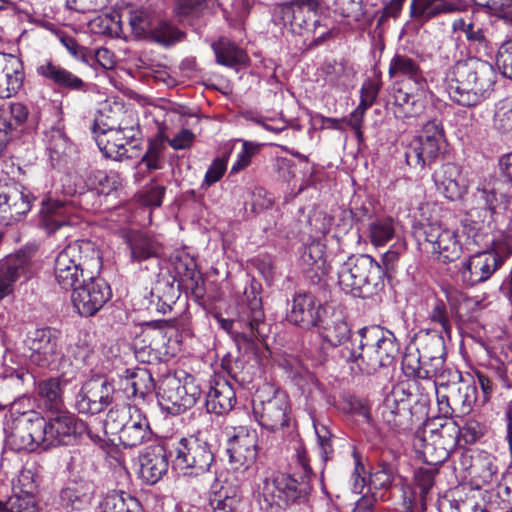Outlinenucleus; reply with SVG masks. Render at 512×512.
Returning <instances> with one entry per match:
<instances>
[{
  "instance_id": "obj_18",
  "label": "nucleus",
  "mask_w": 512,
  "mask_h": 512,
  "mask_svg": "<svg viewBox=\"0 0 512 512\" xmlns=\"http://www.w3.org/2000/svg\"><path fill=\"white\" fill-rule=\"evenodd\" d=\"M114 386L103 376L86 381L77 395L76 408L79 413L97 414L103 411L113 399Z\"/></svg>"
},
{
  "instance_id": "obj_38",
  "label": "nucleus",
  "mask_w": 512,
  "mask_h": 512,
  "mask_svg": "<svg viewBox=\"0 0 512 512\" xmlns=\"http://www.w3.org/2000/svg\"><path fill=\"white\" fill-rule=\"evenodd\" d=\"M498 180L493 179L485 182L482 186L476 189L475 197L477 200L482 201L484 206L491 212V215L498 221V216L502 212H507L509 209L510 201L505 195L497 194Z\"/></svg>"
},
{
  "instance_id": "obj_29",
  "label": "nucleus",
  "mask_w": 512,
  "mask_h": 512,
  "mask_svg": "<svg viewBox=\"0 0 512 512\" xmlns=\"http://www.w3.org/2000/svg\"><path fill=\"white\" fill-rule=\"evenodd\" d=\"M24 81L23 65L20 59L0 53V98L6 99L15 95Z\"/></svg>"
},
{
  "instance_id": "obj_4",
  "label": "nucleus",
  "mask_w": 512,
  "mask_h": 512,
  "mask_svg": "<svg viewBox=\"0 0 512 512\" xmlns=\"http://www.w3.org/2000/svg\"><path fill=\"white\" fill-rule=\"evenodd\" d=\"M102 257L96 244L90 240H77L61 250L54 263V276L62 289L72 290L87 274H98Z\"/></svg>"
},
{
  "instance_id": "obj_58",
  "label": "nucleus",
  "mask_w": 512,
  "mask_h": 512,
  "mask_svg": "<svg viewBox=\"0 0 512 512\" xmlns=\"http://www.w3.org/2000/svg\"><path fill=\"white\" fill-rule=\"evenodd\" d=\"M406 410V403L398 400L394 393L386 396L382 406V416L388 423L397 424L396 417Z\"/></svg>"
},
{
  "instance_id": "obj_12",
  "label": "nucleus",
  "mask_w": 512,
  "mask_h": 512,
  "mask_svg": "<svg viewBox=\"0 0 512 512\" xmlns=\"http://www.w3.org/2000/svg\"><path fill=\"white\" fill-rule=\"evenodd\" d=\"M213 461L208 443L197 437L181 438L175 447L174 464L186 476L198 477L207 473Z\"/></svg>"
},
{
  "instance_id": "obj_60",
  "label": "nucleus",
  "mask_w": 512,
  "mask_h": 512,
  "mask_svg": "<svg viewBox=\"0 0 512 512\" xmlns=\"http://www.w3.org/2000/svg\"><path fill=\"white\" fill-rule=\"evenodd\" d=\"M394 472L390 465H380L369 478L370 486L374 489H387L393 481Z\"/></svg>"
},
{
  "instance_id": "obj_41",
  "label": "nucleus",
  "mask_w": 512,
  "mask_h": 512,
  "mask_svg": "<svg viewBox=\"0 0 512 512\" xmlns=\"http://www.w3.org/2000/svg\"><path fill=\"white\" fill-rule=\"evenodd\" d=\"M44 141L46 151L53 166L58 165L72 150L66 135L58 128H52L47 131Z\"/></svg>"
},
{
  "instance_id": "obj_49",
  "label": "nucleus",
  "mask_w": 512,
  "mask_h": 512,
  "mask_svg": "<svg viewBox=\"0 0 512 512\" xmlns=\"http://www.w3.org/2000/svg\"><path fill=\"white\" fill-rule=\"evenodd\" d=\"M230 464L235 470H247L257 458V448L228 447Z\"/></svg>"
},
{
  "instance_id": "obj_40",
  "label": "nucleus",
  "mask_w": 512,
  "mask_h": 512,
  "mask_svg": "<svg viewBox=\"0 0 512 512\" xmlns=\"http://www.w3.org/2000/svg\"><path fill=\"white\" fill-rule=\"evenodd\" d=\"M398 238H401L398 226L391 217L376 218L368 224V239L375 247H382Z\"/></svg>"
},
{
  "instance_id": "obj_42",
  "label": "nucleus",
  "mask_w": 512,
  "mask_h": 512,
  "mask_svg": "<svg viewBox=\"0 0 512 512\" xmlns=\"http://www.w3.org/2000/svg\"><path fill=\"white\" fill-rule=\"evenodd\" d=\"M36 391L39 399L50 412L62 409V388L58 378H50L38 382Z\"/></svg>"
},
{
  "instance_id": "obj_53",
  "label": "nucleus",
  "mask_w": 512,
  "mask_h": 512,
  "mask_svg": "<svg viewBox=\"0 0 512 512\" xmlns=\"http://www.w3.org/2000/svg\"><path fill=\"white\" fill-rule=\"evenodd\" d=\"M334 10L348 22H360L364 17L363 0H335Z\"/></svg>"
},
{
  "instance_id": "obj_1",
  "label": "nucleus",
  "mask_w": 512,
  "mask_h": 512,
  "mask_svg": "<svg viewBox=\"0 0 512 512\" xmlns=\"http://www.w3.org/2000/svg\"><path fill=\"white\" fill-rule=\"evenodd\" d=\"M411 356L405 357L403 365L406 373L419 379L436 377L434 381L439 412L444 417L466 416L470 414L477 401V386L475 383H465L458 371H449L451 381L445 380V372L437 375L419 366V359L414 358L415 364H410Z\"/></svg>"
},
{
  "instance_id": "obj_48",
  "label": "nucleus",
  "mask_w": 512,
  "mask_h": 512,
  "mask_svg": "<svg viewBox=\"0 0 512 512\" xmlns=\"http://www.w3.org/2000/svg\"><path fill=\"white\" fill-rule=\"evenodd\" d=\"M476 6L512 26V0H474Z\"/></svg>"
},
{
  "instance_id": "obj_10",
  "label": "nucleus",
  "mask_w": 512,
  "mask_h": 512,
  "mask_svg": "<svg viewBox=\"0 0 512 512\" xmlns=\"http://www.w3.org/2000/svg\"><path fill=\"white\" fill-rule=\"evenodd\" d=\"M6 444L17 452L47 450L45 419L35 411L24 412L17 416L9 427Z\"/></svg>"
},
{
  "instance_id": "obj_16",
  "label": "nucleus",
  "mask_w": 512,
  "mask_h": 512,
  "mask_svg": "<svg viewBox=\"0 0 512 512\" xmlns=\"http://www.w3.org/2000/svg\"><path fill=\"white\" fill-rule=\"evenodd\" d=\"M320 6L319 0H297L278 5L274 11L276 25L293 34H301L308 27Z\"/></svg>"
},
{
  "instance_id": "obj_56",
  "label": "nucleus",
  "mask_w": 512,
  "mask_h": 512,
  "mask_svg": "<svg viewBox=\"0 0 512 512\" xmlns=\"http://www.w3.org/2000/svg\"><path fill=\"white\" fill-rule=\"evenodd\" d=\"M230 153L231 151L225 152L223 155L216 157L212 161L205 173L202 185L211 186L222 178L227 170Z\"/></svg>"
},
{
  "instance_id": "obj_34",
  "label": "nucleus",
  "mask_w": 512,
  "mask_h": 512,
  "mask_svg": "<svg viewBox=\"0 0 512 512\" xmlns=\"http://www.w3.org/2000/svg\"><path fill=\"white\" fill-rule=\"evenodd\" d=\"M95 495L91 482H75L60 492V504L67 511H83L88 508Z\"/></svg>"
},
{
  "instance_id": "obj_37",
  "label": "nucleus",
  "mask_w": 512,
  "mask_h": 512,
  "mask_svg": "<svg viewBox=\"0 0 512 512\" xmlns=\"http://www.w3.org/2000/svg\"><path fill=\"white\" fill-rule=\"evenodd\" d=\"M127 245L131 260L136 262L156 258L162 251V245L156 237L141 232L130 233L127 237Z\"/></svg>"
},
{
  "instance_id": "obj_5",
  "label": "nucleus",
  "mask_w": 512,
  "mask_h": 512,
  "mask_svg": "<svg viewBox=\"0 0 512 512\" xmlns=\"http://www.w3.org/2000/svg\"><path fill=\"white\" fill-rule=\"evenodd\" d=\"M251 491L262 510L278 511L305 498L309 485L286 473L263 471L256 475Z\"/></svg>"
},
{
  "instance_id": "obj_35",
  "label": "nucleus",
  "mask_w": 512,
  "mask_h": 512,
  "mask_svg": "<svg viewBox=\"0 0 512 512\" xmlns=\"http://www.w3.org/2000/svg\"><path fill=\"white\" fill-rule=\"evenodd\" d=\"M236 402V395L231 384L219 379L211 385L206 396V409L209 413L222 415L229 412Z\"/></svg>"
},
{
  "instance_id": "obj_52",
  "label": "nucleus",
  "mask_w": 512,
  "mask_h": 512,
  "mask_svg": "<svg viewBox=\"0 0 512 512\" xmlns=\"http://www.w3.org/2000/svg\"><path fill=\"white\" fill-rule=\"evenodd\" d=\"M148 36L161 45H172L181 39L182 33L167 22L152 27Z\"/></svg>"
},
{
  "instance_id": "obj_36",
  "label": "nucleus",
  "mask_w": 512,
  "mask_h": 512,
  "mask_svg": "<svg viewBox=\"0 0 512 512\" xmlns=\"http://www.w3.org/2000/svg\"><path fill=\"white\" fill-rule=\"evenodd\" d=\"M94 512H144L138 499L122 490H110L100 496Z\"/></svg>"
},
{
  "instance_id": "obj_32",
  "label": "nucleus",
  "mask_w": 512,
  "mask_h": 512,
  "mask_svg": "<svg viewBox=\"0 0 512 512\" xmlns=\"http://www.w3.org/2000/svg\"><path fill=\"white\" fill-rule=\"evenodd\" d=\"M28 345L32 351L31 361L41 367L48 365L58 351L57 338L50 328L35 330Z\"/></svg>"
},
{
  "instance_id": "obj_15",
  "label": "nucleus",
  "mask_w": 512,
  "mask_h": 512,
  "mask_svg": "<svg viewBox=\"0 0 512 512\" xmlns=\"http://www.w3.org/2000/svg\"><path fill=\"white\" fill-rule=\"evenodd\" d=\"M461 435L459 425L453 421H445L436 430L430 431L429 438H424L423 454L426 461L438 464L445 461L457 447Z\"/></svg>"
},
{
  "instance_id": "obj_43",
  "label": "nucleus",
  "mask_w": 512,
  "mask_h": 512,
  "mask_svg": "<svg viewBox=\"0 0 512 512\" xmlns=\"http://www.w3.org/2000/svg\"><path fill=\"white\" fill-rule=\"evenodd\" d=\"M216 60L219 64L225 66H234L246 61V54L242 49L236 47L228 39L221 38L212 45Z\"/></svg>"
},
{
  "instance_id": "obj_59",
  "label": "nucleus",
  "mask_w": 512,
  "mask_h": 512,
  "mask_svg": "<svg viewBox=\"0 0 512 512\" xmlns=\"http://www.w3.org/2000/svg\"><path fill=\"white\" fill-rule=\"evenodd\" d=\"M241 500L235 491L231 494L220 493L211 500L214 512H237Z\"/></svg>"
},
{
  "instance_id": "obj_3",
  "label": "nucleus",
  "mask_w": 512,
  "mask_h": 512,
  "mask_svg": "<svg viewBox=\"0 0 512 512\" xmlns=\"http://www.w3.org/2000/svg\"><path fill=\"white\" fill-rule=\"evenodd\" d=\"M359 336L357 348L345 346L340 350L341 357L356 373L371 374L387 367L399 353L394 334L380 326L364 327L359 330Z\"/></svg>"
},
{
  "instance_id": "obj_50",
  "label": "nucleus",
  "mask_w": 512,
  "mask_h": 512,
  "mask_svg": "<svg viewBox=\"0 0 512 512\" xmlns=\"http://www.w3.org/2000/svg\"><path fill=\"white\" fill-rule=\"evenodd\" d=\"M259 144L243 140L242 148L237 153L236 158L230 168L229 176L237 175L246 169L252 162V158L258 153Z\"/></svg>"
},
{
  "instance_id": "obj_14",
  "label": "nucleus",
  "mask_w": 512,
  "mask_h": 512,
  "mask_svg": "<svg viewBox=\"0 0 512 512\" xmlns=\"http://www.w3.org/2000/svg\"><path fill=\"white\" fill-rule=\"evenodd\" d=\"M37 267L30 252L20 251L0 260V301L14 293L18 281H28Z\"/></svg>"
},
{
  "instance_id": "obj_21",
  "label": "nucleus",
  "mask_w": 512,
  "mask_h": 512,
  "mask_svg": "<svg viewBox=\"0 0 512 512\" xmlns=\"http://www.w3.org/2000/svg\"><path fill=\"white\" fill-rule=\"evenodd\" d=\"M424 235L425 241L439 261L453 262L460 257L462 244L455 230L431 223L424 227Z\"/></svg>"
},
{
  "instance_id": "obj_61",
  "label": "nucleus",
  "mask_w": 512,
  "mask_h": 512,
  "mask_svg": "<svg viewBox=\"0 0 512 512\" xmlns=\"http://www.w3.org/2000/svg\"><path fill=\"white\" fill-rule=\"evenodd\" d=\"M497 64L502 74L512 79V40L500 46L497 55Z\"/></svg>"
},
{
  "instance_id": "obj_25",
  "label": "nucleus",
  "mask_w": 512,
  "mask_h": 512,
  "mask_svg": "<svg viewBox=\"0 0 512 512\" xmlns=\"http://www.w3.org/2000/svg\"><path fill=\"white\" fill-rule=\"evenodd\" d=\"M437 191L450 201L461 200L468 192L469 181L462 168L455 163H444L433 174Z\"/></svg>"
},
{
  "instance_id": "obj_57",
  "label": "nucleus",
  "mask_w": 512,
  "mask_h": 512,
  "mask_svg": "<svg viewBox=\"0 0 512 512\" xmlns=\"http://www.w3.org/2000/svg\"><path fill=\"white\" fill-rule=\"evenodd\" d=\"M416 486L420 489V501L422 509H426L428 495L434 485V471L421 468L415 473Z\"/></svg>"
},
{
  "instance_id": "obj_9",
  "label": "nucleus",
  "mask_w": 512,
  "mask_h": 512,
  "mask_svg": "<svg viewBox=\"0 0 512 512\" xmlns=\"http://www.w3.org/2000/svg\"><path fill=\"white\" fill-rule=\"evenodd\" d=\"M201 394L202 389L196 379L186 373L166 376L157 392L160 405L173 414L192 408Z\"/></svg>"
},
{
  "instance_id": "obj_20",
  "label": "nucleus",
  "mask_w": 512,
  "mask_h": 512,
  "mask_svg": "<svg viewBox=\"0 0 512 512\" xmlns=\"http://www.w3.org/2000/svg\"><path fill=\"white\" fill-rule=\"evenodd\" d=\"M99 127L94 128L95 141L100 151L105 157L114 160L129 158L128 146L133 147L132 143L136 138L138 130L134 126L108 128L99 131Z\"/></svg>"
},
{
  "instance_id": "obj_64",
  "label": "nucleus",
  "mask_w": 512,
  "mask_h": 512,
  "mask_svg": "<svg viewBox=\"0 0 512 512\" xmlns=\"http://www.w3.org/2000/svg\"><path fill=\"white\" fill-rule=\"evenodd\" d=\"M11 512H38L34 498L26 492L25 496H14L9 500Z\"/></svg>"
},
{
  "instance_id": "obj_51",
  "label": "nucleus",
  "mask_w": 512,
  "mask_h": 512,
  "mask_svg": "<svg viewBox=\"0 0 512 512\" xmlns=\"http://www.w3.org/2000/svg\"><path fill=\"white\" fill-rule=\"evenodd\" d=\"M129 25L136 38L148 37L152 21L149 13L144 9H135L129 12Z\"/></svg>"
},
{
  "instance_id": "obj_46",
  "label": "nucleus",
  "mask_w": 512,
  "mask_h": 512,
  "mask_svg": "<svg viewBox=\"0 0 512 512\" xmlns=\"http://www.w3.org/2000/svg\"><path fill=\"white\" fill-rule=\"evenodd\" d=\"M353 70L342 62H334L326 67V82L339 89H346L352 85Z\"/></svg>"
},
{
  "instance_id": "obj_22",
  "label": "nucleus",
  "mask_w": 512,
  "mask_h": 512,
  "mask_svg": "<svg viewBox=\"0 0 512 512\" xmlns=\"http://www.w3.org/2000/svg\"><path fill=\"white\" fill-rule=\"evenodd\" d=\"M326 314L322 304L309 293L296 294L287 312V320L303 329L320 327Z\"/></svg>"
},
{
  "instance_id": "obj_54",
  "label": "nucleus",
  "mask_w": 512,
  "mask_h": 512,
  "mask_svg": "<svg viewBox=\"0 0 512 512\" xmlns=\"http://www.w3.org/2000/svg\"><path fill=\"white\" fill-rule=\"evenodd\" d=\"M494 125L501 133L512 132V97L499 103L494 116Z\"/></svg>"
},
{
  "instance_id": "obj_39",
  "label": "nucleus",
  "mask_w": 512,
  "mask_h": 512,
  "mask_svg": "<svg viewBox=\"0 0 512 512\" xmlns=\"http://www.w3.org/2000/svg\"><path fill=\"white\" fill-rule=\"evenodd\" d=\"M126 373L122 385L127 396L144 398L154 390L152 375L145 368H137L133 371L127 370Z\"/></svg>"
},
{
  "instance_id": "obj_62",
  "label": "nucleus",
  "mask_w": 512,
  "mask_h": 512,
  "mask_svg": "<svg viewBox=\"0 0 512 512\" xmlns=\"http://www.w3.org/2000/svg\"><path fill=\"white\" fill-rule=\"evenodd\" d=\"M165 193V187L152 183L140 195V200L143 205L159 207L162 204V199Z\"/></svg>"
},
{
  "instance_id": "obj_28",
  "label": "nucleus",
  "mask_w": 512,
  "mask_h": 512,
  "mask_svg": "<svg viewBox=\"0 0 512 512\" xmlns=\"http://www.w3.org/2000/svg\"><path fill=\"white\" fill-rule=\"evenodd\" d=\"M139 475L147 484L157 483L168 471L169 462L161 445L146 448L139 455Z\"/></svg>"
},
{
  "instance_id": "obj_13",
  "label": "nucleus",
  "mask_w": 512,
  "mask_h": 512,
  "mask_svg": "<svg viewBox=\"0 0 512 512\" xmlns=\"http://www.w3.org/2000/svg\"><path fill=\"white\" fill-rule=\"evenodd\" d=\"M95 274H87V277L72 289L71 301L74 308L82 316L95 315L111 298L110 286Z\"/></svg>"
},
{
  "instance_id": "obj_27",
  "label": "nucleus",
  "mask_w": 512,
  "mask_h": 512,
  "mask_svg": "<svg viewBox=\"0 0 512 512\" xmlns=\"http://www.w3.org/2000/svg\"><path fill=\"white\" fill-rule=\"evenodd\" d=\"M463 8L461 0H411L409 14L413 21L423 25L439 15L455 13Z\"/></svg>"
},
{
  "instance_id": "obj_45",
  "label": "nucleus",
  "mask_w": 512,
  "mask_h": 512,
  "mask_svg": "<svg viewBox=\"0 0 512 512\" xmlns=\"http://www.w3.org/2000/svg\"><path fill=\"white\" fill-rule=\"evenodd\" d=\"M301 264L308 271H324L325 268V247L320 242H312L305 247L301 254Z\"/></svg>"
},
{
  "instance_id": "obj_55",
  "label": "nucleus",
  "mask_w": 512,
  "mask_h": 512,
  "mask_svg": "<svg viewBox=\"0 0 512 512\" xmlns=\"http://www.w3.org/2000/svg\"><path fill=\"white\" fill-rule=\"evenodd\" d=\"M452 28L454 31L463 32L468 41L480 43L485 39L482 25L478 22L459 18L453 21Z\"/></svg>"
},
{
  "instance_id": "obj_24",
  "label": "nucleus",
  "mask_w": 512,
  "mask_h": 512,
  "mask_svg": "<svg viewBox=\"0 0 512 512\" xmlns=\"http://www.w3.org/2000/svg\"><path fill=\"white\" fill-rule=\"evenodd\" d=\"M253 410L259 424L268 431L276 432L288 425L289 401L282 392H275L267 401L254 404Z\"/></svg>"
},
{
  "instance_id": "obj_2",
  "label": "nucleus",
  "mask_w": 512,
  "mask_h": 512,
  "mask_svg": "<svg viewBox=\"0 0 512 512\" xmlns=\"http://www.w3.org/2000/svg\"><path fill=\"white\" fill-rule=\"evenodd\" d=\"M496 77L492 64L469 58L452 67L446 76V90L453 102L466 107L475 106L493 89Z\"/></svg>"
},
{
  "instance_id": "obj_26",
  "label": "nucleus",
  "mask_w": 512,
  "mask_h": 512,
  "mask_svg": "<svg viewBox=\"0 0 512 512\" xmlns=\"http://www.w3.org/2000/svg\"><path fill=\"white\" fill-rule=\"evenodd\" d=\"M31 209L29 192L19 183L0 181V216L5 220H19Z\"/></svg>"
},
{
  "instance_id": "obj_63",
  "label": "nucleus",
  "mask_w": 512,
  "mask_h": 512,
  "mask_svg": "<svg viewBox=\"0 0 512 512\" xmlns=\"http://www.w3.org/2000/svg\"><path fill=\"white\" fill-rule=\"evenodd\" d=\"M90 66L96 62L104 69H112L116 65V58L112 51L107 48H99L94 51L89 49Z\"/></svg>"
},
{
  "instance_id": "obj_19",
  "label": "nucleus",
  "mask_w": 512,
  "mask_h": 512,
  "mask_svg": "<svg viewBox=\"0 0 512 512\" xmlns=\"http://www.w3.org/2000/svg\"><path fill=\"white\" fill-rule=\"evenodd\" d=\"M81 222L71 202L47 198L39 211V225L47 234L67 230Z\"/></svg>"
},
{
  "instance_id": "obj_33",
  "label": "nucleus",
  "mask_w": 512,
  "mask_h": 512,
  "mask_svg": "<svg viewBox=\"0 0 512 512\" xmlns=\"http://www.w3.org/2000/svg\"><path fill=\"white\" fill-rule=\"evenodd\" d=\"M36 73L44 80L59 87L85 91L86 85L76 75L49 59H44L36 67Z\"/></svg>"
},
{
  "instance_id": "obj_7",
  "label": "nucleus",
  "mask_w": 512,
  "mask_h": 512,
  "mask_svg": "<svg viewBox=\"0 0 512 512\" xmlns=\"http://www.w3.org/2000/svg\"><path fill=\"white\" fill-rule=\"evenodd\" d=\"M384 269L367 254L350 256L338 271V284L347 294L369 297L384 286Z\"/></svg>"
},
{
  "instance_id": "obj_47",
  "label": "nucleus",
  "mask_w": 512,
  "mask_h": 512,
  "mask_svg": "<svg viewBox=\"0 0 512 512\" xmlns=\"http://www.w3.org/2000/svg\"><path fill=\"white\" fill-rule=\"evenodd\" d=\"M228 447L257 448V433L247 426L227 427Z\"/></svg>"
},
{
  "instance_id": "obj_30",
  "label": "nucleus",
  "mask_w": 512,
  "mask_h": 512,
  "mask_svg": "<svg viewBox=\"0 0 512 512\" xmlns=\"http://www.w3.org/2000/svg\"><path fill=\"white\" fill-rule=\"evenodd\" d=\"M264 318L261 297L256 293L253 286L246 288L238 321L249 328L251 337H262Z\"/></svg>"
},
{
  "instance_id": "obj_23",
  "label": "nucleus",
  "mask_w": 512,
  "mask_h": 512,
  "mask_svg": "<svg viewBox=\"0 0 512 512\" xmlns=\"http://www.w3.org/2000/svg\"><path fill=\"white\" fill-rule=\"evenodd\" d=\"M429 86H398L394 88V114L400 119L420 117L426 108Z\"/></svg>"
},
{
  "instance_id": "obj_11",
  "label": "nucleus",
  "mask_w": 512,
  "mask_h": 512,
  "mask_svg": "<svg viewBox=\"0 0 512 512\" xmlns=\"http://www.w3.org/2000/svg\"><path fill=\"white\" fill-rule=\"evenodd\" d=\"M445 145L446 139L441 122L436 119L428 121L411 140L405 152L406 162L411 167L422 169L440 156Z\"/></svg>"
},
{
  "instance_id": "obj_17",
  "label": "nucleus",
  "mask_w": 512,
  "mask_h": 512,
  "mask_svg": "<svg viewBox=\"0 0 512 512\" xmlns=\"http://www.w3.org/2000/svg\"><path fill=\"white\" fill-rule=\"evenodd\" d=\"M83 428V423L69 411L63 409L51 411L48 420H45L46 448L73 443Z\"/></svg>"
},
{
  "instance_id": "obj_31",
  "label": "nucleus",
  "mask_w": 512,
  "mask_h": 512,
  "mask_svg": "<svg viewBox=\"0 0 512 512\" xmlns=\"http://www.w3.org/2000/svg\"><path fill=\"white\" fill-rule=\"evenodd\" d=\"M388 75L390 78H404L399 86H424L428 82L420 68L419 63L405 55L395 54L389 63Z\"/></svg>"
},
{
  "instance_id": "obj_6",
  "label": "nucleus",
  "mask_w": 512,
  "mask_h": 512,
  "mask_svg": "<svg viewBox=\"0 0 512 512\" xmlns=\"http://www.w3.org/2000/svg\"><path fill=\"white\" fill-rule=\"evenodd\" d=\"M510 255H512V228L498 230L486 250L476 252L462 262L460 276L463 283L474 286L489 280Z\"/></svg>"
},
{
  "instance_id": "obj_44",
  "label": "nucleus",
  "mask_w": 512,
  "mask_h": 512,
  "mask_svg": "<svg viewBox=\"0 0 512 512\" xmlns=\"http://www.w3.org/2000/svg\"><path fill=\"white\" fill-rule=\"evenodd\" d=\"M321 327V337L322 339L330 344L331 346H345L350 338V328L348 324L341 318H337L329 321L326 325Z\"/></svg>"
},
{
  "instance_id": "obj_8",
  "label": "nucleus",
  "mask_w": 512,
  "mask_h": 512,
  "mask_svg": "<svg viewBox=\"0 0 512 512\" xmlns=\"http://www.w3.org/2000/svg\"><path fill=\"white\" fill-rule=\"evenodd\" d=\"M106 435H117L124 447H137L153 437L146 415L136 406L121 405L111 408L104 421Z\"/></svg>"
}]
</instances>
